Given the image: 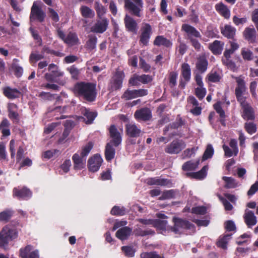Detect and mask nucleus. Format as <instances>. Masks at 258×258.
I'll list each match as a JSON object with an SVG mask.
<instances>
[{"instance_id":"f257e3e1","label":"nucleus","mask_w":258,"mask_h":258,"mask_svg":"<svg viewBox=\"0 0 258 258\" xmlns=\"http://www.w3.org/2000/svg\"><path fill=\"white\" fill-rule=\"evenodd\" d=\"M235 79L236 83L235 94L237 101L240 104L243 113H253V108L246 101L249 95L244 80L241 77H237Z\"/></svg>"},{"instance_id":"f03ea898","label":"nucleus","mask_w":258,"mask_h":258,"mask_svg":"<svg viewBox=\"0 0 258 258\" xmlns=\"http://www.w3.org/2000/svg\"><path fill=\"white\" fill-rule=\"evenodd\" d=\"M75 91L86 100L92 102L96 97V85L93 83L80 82L75 87Z\"/></svg>"},{"instance_id":"7ed1b4c3","label":"nucleus","mask_w":258,"mask_h":258,"mask_svg":"<svg viewBox=\"0 0 258 258\" xmlns=\"http://www.w3.org/2000/svg\"><path fill=\"white\" fill-rule=\"evenodd\" d=\"M110 137L111 140L106 146L105 158L107 161L111 160L115 155V149L112 147V145L114 146H118L121 142V136L114 125L110 126L109 129Z\"/></svg>"},{"instance_id":"20e7f679","label":"nucleus","mask_w":258,"mask_h":258,"mask_svg":"<svg viewBox=\"0 0 258 258\" xmlns=\"http://www.w3.org/2000/svg\"><path fill=\"white\" fill-rule=\"evenodd\" d=\"M18 236V232L15 227L11 225L5 226L0 232V246L6 249L9 242L16 239Z\"/></svg>"},{"instance_id":"39448f33","label":"nucleus","mask_w":258,"mask_h":258,"mask_svg":"<svg viewBox=\"0 0 258 258\" xmlns=\"http://www.w3.org/2000/svg\"><path fill=\"white\" fill-rule=\"evenodd\" d=\"M124 7L130 13L138 17L141 16V12L143 8V0H124Z\"/></svg>"},{"instance_id":"423d86ee","label":"nucleus","mask_w":258,"mask_h":258,"mask_svg":"<svg viewBox=\"0 0 258 258\" xmlns=\"http://www.w3.org/2000/svg\"><path fill=\"white\" fill-rule=\"evenodd\" d=\"M40 2H34L31 9L30 15V21L32 22L38 21L39 22H43L45 18V13L42 10Z\"/></svg>"},{"instance_id":"0eeeda50","label":"nucleus","mask_w":258,"mask_h":258,"mask_svg":"<svg viewBox=\"0 0 258 258\" xmlns=\"http://www.w3.org/2000/svg\"><path fill=\"white\" fill-rule=\"evenodd\" d=\"M173 221L174 226L171 227V231L175 233H181L185 229L193 230L194 229V225L186 220L178 218H174Z\"/></svg>"},{"instance_id":"6e6552de","label":"nucleus","mask_w":258,"mask_h":258,"mask_svg":"<svg viewBox=\"0 0 258 258\" xmlns=\"http://www.w3.org/2000/svg\"><path fill=\"white\" fill-rule=\"evenodd\" d=\"M48 71L50 73H46L44 75L45 79L51 82H56V78L61 77L63 75V73L59 69V67L54 63H50L48 67Z\"/></svg>"},{"instance_id":"1a4fd4ad","label":"nucleus","mask_w":258,"mask_h":258,"mask_svg":"<svg viewBox=\"0 0 258 258\" xmlns=\"http://www.w3.org/2000/svg\"><path fill=\"white\" fill-rule=\"evenodd\" d=\"M152 33L151 26L148 23H143L141 28L140 43L143 45H147Z\"/></svg>"},{"instance_id":"9d476101","label":"nucleus","mask_w":258,"mask_h":258,"mask_svg":"<svg viewBox=\"0 0 258 258\" xmlns=\"http://www.w3.org/2000/svg\"><path fill=\"white\" fill-rule=\"evenodd\" d=\"M109 21L106 18H98L95 24L91 27V31L96 33H103L108 25Z\"/></svg>"},{"instance_id":"9b49d317","label":"nucleus","mask_w":258,"mask_h":258,"mask_svg":"<svg viewBox=\"0 0 258 258\" xmlns=\"http://www.w3.org/2000/svg\"><path fill=\"white\" fill-rule=\"evenodd\" d=\"M152 80V77L149 75H138L134 74L129 80L128 83L132 86H138L141 83L146 84Z\"/></svg>"},{"instance_id":"f8f14e48","label":"nucleus","mask_w":258,"mask_h":258,"mask_svg":"<svg viewBox=\"0 0 258 258\" xmlns=\"http://www.w3.org/2000/svg\"><path fill=\"white\" fill-rule=\"evenodd\" d=\"M20 255L22 258H39L38 250L30 245L20 249Z\"/></svg>"},{"instance_id":"ddd939ff","label":"nucleus","mask_w":258,"mask_h":258,"mask_svg":"<svg viewBox=\"0 0 258 258\" xmlns=\"http://www.w3.org/2000/svg\"><path fill=\"white\" fill-rule=\"evenodd\" d=\"M185 146L186 144L183 141L174 140L165 149V151L169 154H177Z\"/></svg>"},{"instance_id":"4468645a","label":"nucleus","mask_w":258,"mask_h":258,"mask_svg":"<svg viewBox=\"0 0 258 258\" xmlns=\"http://www.w3.org/2000/svg\"><path fill=\"white\" fill-rule=\"evenodd\" d=\"M124 77V73L122 72H116L110 83L109 90L111 91H113L121 88Z\"/></svg>"},{"instance_id":"2eb2a0df","label":"nucleus","mask_w":258,"mask_h":258,"mask_svg":"<svg viewBox=\"0 0 258 258\" xmlns=\"http://www.w3.org/2000/svg\"><path fill=\"white\" fill-rule=\"evenodd\" d=\"M103 159L101 156L96 154L91 157L88 160V168L89 170L92 172L97 171L101 166Z\"/></svg>"},{"instance_id":"dca6fc26","label":"nucleus","mask_w":258,"mask_h":258,"mask_svg":"<svg viewBox=\"0 0 258 258\" xmlns=\"http://www.w3.org/2000/svg\"><path fill=\"white\" fill-rule=\"evenodd\" d=\"M153 226L156 227L163 235H166L171 231V226L167 225L166 220L156 219L154 220Z\"/></svg>"},{"instance_id":"f3484780","label":"nucleus","mask_w":258,"mask_h":258,"mask_svg":"<svg viewBox=\"0 0 258 258\" xmlns=\"http://www.w3.org/2000/svg\"><path fill=\"white\" fill-rule=\"evenodd\" d=\"M72 160L75 170H81L86 166V158L80 155L79 152L73 155Z\"/></svg>"},{"instance_id":"a211bd4d","label":"nucleus","mask_w":258,"mask_h":258,"mask_svg":"<svg viewBox=\"0 0 258 258\" xmlns=\"http://www.w3.org/2000/svg\"><path fill=\"white\" fill-rule=\"evenodd\" d=\"M125 129L127 135L132 138L139 137L143 133V132L135 123H126Z\"/></svg>"},{"instance_id":"6ab92c4d","label":"nucleus","mask_w":258,"mask_h":258,"mask_svg":"<svg viewBox=\"0 0 258 258\" xmlns=\"http://www.w3.org/2000/svg\"><path fill=\"white\" fill-rule=\"evenodd\" d=\"M124 21L127 31L136 34L138 30V24L136 21L127 15H125Z\"/></svg>"},{"instance_id":"aec40b11","label":"nucleus","mask_w":258,"mask_h":258,"mask_svg":"<svg viewBox=\"0 0 258 258\" xmlns=\"http://www.w3.org/2000/svg\"><path fill=\"white\" fill-rule=\"evenodd\" d=\"M244 222L248 228H251L257 223V219L254 213L247 209L245 210L243 216Z\"/></svg>"},{"instance_id":"412c9836","label":"nucleus","mask_w":258,"mask_h":258,"mask_svg":"<svg viewBox=\"0 0 258 258\" xmlns=\"http://www.w3.org/2000/svg\"><path fill=\"white\" fill-rule=\"evenodd\" d=\"M243 37L250 43L256 41V32L254 28L247 27L243 32Z\"/></svg>"},{"instance_id":"4be33fe9","label":"nucleus","mask_w":258,"mask_h":258,"mask_svg":"<svg viewBox=\"0 0 258 258\" xmlns=\"http://www.w3.org/2000/svg\"><path fill=\"white\" fill-rule=\"evenodd\" d=\"M208 61L205 55H199L197 58L196 63L197 69L201 73H203L207 70Z\"/></svg>"},{"instance_id":"5701e85b","label":"nucleus","mask_w":258,"mask_h":258,"mask_svg":"<svg viewBox=\"0 0 258 258\" xmlns=\"http://www.w3.org/2000/svg\"><path fill=\"white\" fill-rule=\"evenodd\" d=\"M13 195L19 199L27 200L31 197L32 192L29 189L26 187L21 189L14 188L13 189Z\"/></svg>"},{"instance_id":"b1692460","label":"nucleus","mask_w":258,"mask_h":258,"mask_svg":"<svg viewBox=\"0 0 258 258\" xmlns=\"http://www.w3.org/2000/svg\"><path fill=\"white\" fill-rule=\"evenodd\" d=\"M221 34L228 39H233L236 34V29L228 24L220 27Z\"/></svg>"},{"instance_id":"393cba45","label":"nucleus","mask_w":258,"mask_h":258,"mask_svg":"<svg viewBox=\"0 0 258 258\" xmlns=\"http://www.w3.org/2000/svg\"><path fill=\"white\" fill-rule=\"evenodd\" d=\"M181 29L187 34L189 39L193 37L200 38L201 37L200 32L195 28L189 25L183 24Z\"/></svg>"},{"instance_id":"a878e982","label":"nucleus","mask_w":258,"mask_h":258,"mask_svg":"<svg viewBox=\"0 0 258 258\" xmlns=\"http://www.w3.org/2000/svg\"><path fill=\"white\" fill-rule=\"evenodd\" d=\"M3 93L9 99H14L19 98L21 95V92L16 88H12L6 87L3 88Z\"/></svg>"},{"instance_id":"bb28decb","label":"nucleus","mask_w":258,"mask_h":258,"mask_svg":"<svg viewBox=\"0 0 258 258\" xmlns=\"http://www.w3.org/2000/svg\"><path fill=\"white\" fill-rule=\"evenodd\" d=\"M224 45V42L219 40H215L209 44V48L214 54L219 55L221 54Z\"/></svg>"},{"instance_id":"cd10ccee","label":"nucleus","mask_w":258,"mask_h":258,"mask_svg":"<svg viewBox=\"0 0 258 258\" xmlns=\"http://www.w3.org/2000/svg\"><path fill=\"white\" fill-rule=\"evenodd\" d=\"M216 11L225 19H229L230 17V11L228 7L222 3L216 5Z\"/></svg>"},{"instance_id":"c85d7f7f","label":"nucleus","mask_w":258,"mask_h":258,"mask_svg":"<svg viewBox=\"0 0 258 258\" xmlns=\"http://www.w3.org/2000/svg\"><path fill=\"white\" fill-rule=\"evenodd\" d=\"M132 229L128 227H123L118 229L116 232V236L118 239L123 240L126 239L131 234Z\"/></svg>"},{"instance_id":"c756f323","label":"nucleus","mask_w":258,"mask_h":258,"mask_svg":"<svg viewBox=\"0 0 258 258\" xmlns=\"http://www.w3.org/2000/svg\"><path fill=\"white\" fill-rule=\"evenodd\" d=\"M148 183L151 185L155 184L161 186H170L171 184L170 180L164 178H151L148 179Z\"/></svg>"},{"instance_id":"7c9ffc66","label":"nucleus","mask_w":258,"mask_h":258,"mask_svg":"<svg viewBox=\"0 0 258 258\" xmlns=\"http://www.w3.org/2000/svg\"><path fill=\"white\" fill-rule=\"evenodd\" d=\"M154 44L158 46L162 45L166 47H170L172 46V43L163 36H158L154 41Z\"/></svg>"},{"instance_id":"2f4dec72","label":"nucleus","mask_w":258,"mask_h":258,"mask_svg":"<svg viewBox=\"0 0 258 258\" xmlns=\"http://www.w3.org/2000/svg\"><path fill=\"white\" fill-rule=\"evenodd\" d=\"M208 169V167L205 166L200 171L195 173H186V175L196 179H203L206 176Z\"/></svg>"},{"instance_id":"473e14b6","label":"nucleus","mask_w":258,"mask_h":258,"mask_svg":"<svg viewBox=\"0 0 258 258\" xmlns=\"http://www.w3.org/2000/svg\"><path fill=\"white\" fill-rule=\"evenodd\" d=\"M97 38L94 35H89L88 40L85 44V47L89 50L92 51L96 48Z\"/></svg>"},{"instance_id":"72a5a7b5","label":"nucleus","mask_w":258,"mask_h":258,"mask_svg":"<svg viewBox=\"0 0 258 258\" xmlns=\"http://www.w3.org/2000/svg\"><path fill=\"white\" fill-rule=\"evenodd\" d=\"M64 42L70 46L78 44L79 39L76 33L70 32L66 37Z\"/></svg>"},{"instance_id":"f704fd0d","label":"nucleus","mask_w":258,"mask_h":258,"mask_svg":"<svg viewBox=\"0 0 258 258\" xmlns=\"http://www.w3.org/2000/svg\"><path fill=\"white\" fill-rule=\"evenodd\" d=\"M231 237V234H226L223 236L220 237L217 242V246L222 249H226L227 248V244Z\"/></svg>"},{"instance_id":"c9c22d12","label":"nucleus","mask_w":258,"mask_h":258,"mask_svg":"<svg viewBox=\"0 0 258 258\" xmlns=\"http://www.w3.org/2000/svg\"><path fill=\"white\" fill-rule=\"evenodd\" d=\"M80 12L82 16L85 18H92L95 16L94 12L91 9L85 6L81 7Z\"/></svg>"},{"instance_id":"e433bc0d","label":"nucleus","mask_w":258,"mask_h":258,"mask_svg":"<svg viewBox=\"0 0 258 258\" xmlns=\"http://www.w3.org/2000/svg\"><path fill=\"white\" fill-rule=\"evenodd\" d=\"M94 144L92 142H89L82 146L81 150L79 151L80 155L86 158L93 147Z\"/></svg>"},{"instance_id":"4c0bfd02","label":"nucleus","mask_w":258,"mask_h":258,"mask_svg":"<svg viewBox=\"0 0 258 258\" xmlns=\"http://www.w3.org/2000/svg\"><path fill=\"white\" fill-rule=\"evenodd\" d=\"M189 103L192 105L193 108L191 109V113H201L202 108L199 106L197 99L194 96H189L188 98Z\"/></svg>"},{"instance_id":"58836bf2","label":"nucleus","mask_w":258,"mask_h":258,"mask_svg":"<svg viewBox=\"0 0 258 258\" xmlns=\"http://www.w3.org/2000/svg\"><path fill=\"white\" fill-rule=\"evenodd\" d=\"M199 160L197 161H189L185 162L182 167L184 171H192L196 170L199 164Z\"/></svg>"},{"instance_id":"ea45409f","label":"nucleus","mask_w":258,"mask_h":258,"mask_svg":"<svg viewBox=\"0 0 258 258\" xmlns=\"http://www.w3.org/2000/svg\"><path fill=\"white\" fill-rule=\"evenodd\" d=\"M94 9L96 12L97 18H103L102 16L106 13V8L98 1H96L94 4Z\"/></svg>"},{"instance_id":"a19ab883","label":"nucleus","mask_w":258,"mask_h":258,"mask_svg":"<svg viewBox=\"0 0 258 258\" xmlns=\"http://www.w3.org/2000/svg\"><path fill=\"white\" fill-rule=\"evenodd\" d=\"M222 179L225 182V186L227 188H235L239 185L238 183L231 177L223 176Z\"/></svg>"},{"instance_id":"79ce46f5","label":"nucleus","mask_w":258,"mask_h":258,"mask_svg":"<svg viewBox=\"0 0 258 258\" xmlns=\"http://www.w3.org/2000/svg\"><path fill=\"white\" fill-rule=\"evenodd\" d=\"M182 75L186 81H188L190 79L191 71L190 66L188 63H184L182 65Z\"/></svg>"},{"instance_id":"37998d69","label":"nucleus","mask_w":258,"mask_h":258,"mask_svg":"<svg viewBox=\"0 0 258 258\" xmlns=\"http://www.w3.org/2000/svg\"><path fill=\"white\" fill-rule=\"evenodd\" d=\"M83 115L78 117L80 121H83L87 124L91 123L97 116V114H82Z\"/></svg>"},{"instance_id":"c03bdc74","label":"nucleus","mask_w":258,"mask_h":258,"mask_svg":"<svg viewBox=\"0 0 258 258\" xmlns=\"http://www.w3.org/2000/svg\"><path fill=\"white\" fill-rule=\"evenodd\" d=\"M241 55L245 60L250 61L253 59V52L248 48L244 47L241 50Z\"/></svg>"},{"instance_id":"a18cd8bd","label":"nucleus","mask_w":258,"mask_h":258,"mask_svg":"<svg viewBox=\"0 0 258 258\" xmlns=\"http://www.w3.org/2000/svg\"><path fill=\"white\" fill-rule=\"evenodd\" d=\"M126 212L125 209L118 206H114L111 210V214L113 215L122 216Z\"/></svg>"},{"instance_id":"49530a36","label":"nucleus","mask_w":258,"mask_h":258,"mask_svg":"<svg viewBox=\"0 0 258 258\" xmlns=\"http://www.w3.org/2000/svg\"><path fill=\"white\" fill-rule=\"evenodd\" d=\"M13 212L11 210H6L0 213V221H8L12 215Z\"/></svg>"},{"instance_id":"de8ad7c7","label":"nucleus","mask_w":258,"mask_h":258,"mask_svg":"<svg viewBox=\"0 0 258 258\" xmlns=\"http://www.w3.org/2000/svg\"><path fill=\"white\" fill-rule=\"evenodd\" d=\"M44 58V55L41 53V54L31 52L29 57V60L31 63H36L37 61Z\"/></svg>"},{"instance_id":"09e8293b","label":"nucleus","mask_w":258,"mask_h":258,"mask_svg":"<svg viewBox=\"0 0 258 258\" xmlns=\"http://www.w3.org/2000/svg\"><path fill=\"white\" fill-rule=\"evenodd\" d=\"M214 154V149L210 144L208 145L203 156V160L211 158Z\"/></svg>"},{"instance_id":"8fccbe9b","label":"nucleus","mask_w":258,"mask_h":258,"mask_svg":"<svg viewBox=\"0 0 258 258\" xmlns=\"http://www.w3.org/2000/svg\"><path fill=\"white\" fill-rule=\"evenodd\" d=\"M72 165L71 161L70 159H66L62 164L60 166V168L62 172L60 171V174L66 173L70 170V168Z\"/></svg>"},{"instance_id":"3c124183","label":"nucleus","mask_w":258,"mask_h":258,"mask_svg":"<svg viewBox=\"0 0 258 258\" xmlns=\"http://www.w3.org/2000/svg\"><path fill=\"white\" fill-rule=\"evenodd\" d=\"M246 131L249 134L252 135L256 132V125L252 122H246L244 126Z\"/></svg>"},{"instance_id":"603ef678","label":"nucleus","mask_w":258,"mask_h":258,"mask_svg":"<svg viewBox=\"0 0 258 258\" xmlns=\"http://www.w3.org/2000/svg\"><path fill=\"white\" fill-rule=\"evenodd\" d=\"M121 98L124 100H128L135 98L134 90H126L121 96Z\"/></svg>"},{"instance_id":"864d4df0","label":"nucleus","mask_w":258,"mask_h":258,"mask_svg":"<svg viewBox=\"0 0 258 258\" xmlns=\"http://www.w3.org/2000/svg\"><path fill=\"white\" fill-rule=\"evenodd\" d=\"M208 78L210 82L216 83L220 81L221 77L218 73L212 72L208 74Z\"/></svg>"},{"instance_id":"5fc2aeb1","label":"nucleus","mask_w":258,"mask_h":258,"mask_svg":"<svg viewBox=\"0 0 258 258\" xmlns=\"http://www.w3.org/2000/svg\"><path fill=\"white\" fill-rule=\"evenodd\" d=\"M135 118L139 121H146L152 118L151 114H135Z\"/></svg>"},{"instance_id":"6e6d98bb","label":"nucleus","mask_w":258,"mask_h":258,"mask_svg":"<svg viewBox=\"0 0 258 258\" xmlns=\"http://www.w3.org/2000/svg\"><path fill=\"white\" fill-rule=\"evenodd\" d=\"M122 250L126 256L133 257L135 255V250L132 246H122Z\"/></svg>"},{"instance_id":"4d7b16f0","label":"nucleus","mask_w":258,"mask_h":258,"mask_svg":"<svg viewBox=\"0 0 258 258\" xmlns=\"http://www.w3.org/2000/svg\"><path fill=\"white\" fill-rule=\"evenodd\" d=\"M195 93L197 97L200 100H202L206 95V89L203 87H199L196 89Z\"/></svg>"},{"instance_id":"13d9d810","label":"nucleus","mask_w":258,"mask_h":258,"mask_svg":"<svg viewBox=\"0 0 258 258\" xmlns=\"http://www.w3.org/2000/svg\"><path fill=\"white\" fill-rule=\"evenodd\" d=\"M174 196V191L172 189L166 190L163 192L162 196L159 197L161 200H164L172 198Z\"/></svg>"},{"instance_id":"bf43d9fd","label":"nucleus","mask_w":258,"mask_h":258,"mask_svg":"<svg viewBox=\"0 0 258 258\" xmlns=\"http://www.w3.org/2000/svg\"><path fill=\"white\" fill-rule=\"evenodd\" d=\"M198 149V147H193L191 149H187L182 153L183 158H190L194 154Z\"/></svg>"},{"instance_id":"052dcab7","label":"nucleus","mask_w":258,"mask_h":258,"mask_svg":"<svg viewBox=\"0 0 258 258\" xmlns=\"http://www.w3.org/2000/svg\"><path fill=\"white\" fill-rule=\"evenodd\" d=\"M206 211V208L204 206H198L191 209V213L197 215H204Z\"/></svg>"},{"instance_id":"680f3d73","label":"nucleus","mask_w":258,"mask_h":258,"mask_svg":"<svg viewBox=\"0 0 258 258\" xmlns=\"http://www.w3.org/2000/svg\"><path fill=\"white\" fill-rule=\"evenodd\" d=\"M223 64L226 66L227 68L233 72H235L237 70V68L235 63L231 59L222 62Z\"/></svg>"},{"instance_id":"e2e57ef3","label":"nucleus","mask_w":258,"mask_h":258,"mask_svg":"<svg viewBox=\"0 0 258 258\" xmlns=\"http://www.w3.org/2000/svg\"><path fill=\"white\" fill-rule=\"evenodd\" d=\"M141 258H162L156 252H143L141 254Z\"/></svg>"},{"instance_id":"0e129e2a","label":"nucleus","mask_w":258,"mask_h":258,"mask_svg":"<svg viewBox=\"0 0 258 258\" xmlns=\"http://www.w3.org/2000/svg\"><path fill=\"white\" fill-rule=\"evenodd\" d=\"M12 68L14 71L15 76L17 77H20L22 75L23 69L21 67L17 64L14 63L12 65Z\"/></svg>"},{"instance_id":"69168bd1","label":"nucleus","mask_w":258,"mask_h":258,"mask_svg":"<svg viewBox=\"0 0 258 258\" xmlns=\"http://www.w3.org/2000/svg\"><path fill=\"white\" fill-rule=\"evenodd\" d=\"M67 70L71 74L73 78L75 79L78 78L80 72L75 66H72L70 68H68Z\"/></svg>"},{"instance_id":"338daca9","label":"nucleus","mask_w":258,"mask_h":258,"mask_svg":"<svg viewBox=\"0 0 258 258\" xmlns=\"http://www.w3.org/2000/svg\"><path fill=\"white\" fill-rule=\"evenodd\" d=\"M177 74L175 72H172L169 75V85L171 87H174L176 84V79Z\"/></svg>"},{"instance_id":"774afa93","label":"nucleus","mask_w":258,"mask_h":258,"mask_svg":"<svg viewBox=\"0 0 258 258\" xmlns=\"http://www.w3.org/2000/svg\"><path fill=\"white\" fill-rule=\"evenodd\" d=\"M134 90L135 93V98L146 96L148 93V90L147 89H139Z\"/></svg>"}]
</instances>
